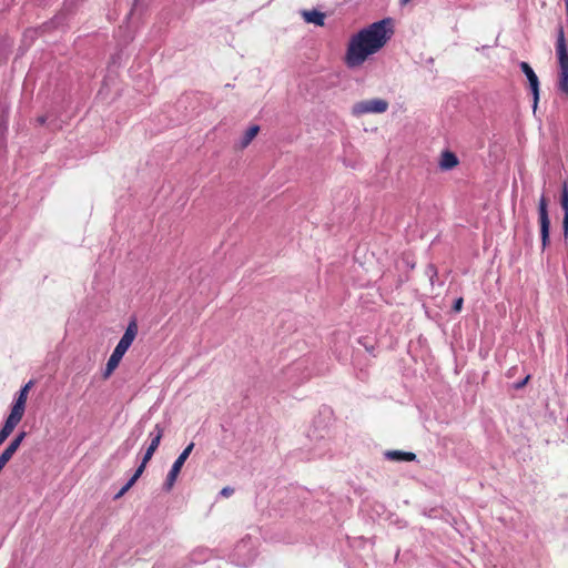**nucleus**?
<instances>
[{
  "instance_id": "39448f33",
  "label": "nucleus",
  "mask_w": 568,
  "mask_h": 568,
  "mask_svg": "<svg viewBox=\"0 0 568 568\" xmlns=\"http://www.w3.org/2000/svg\"><path fill=\"white\" fill-rule=\"evenodd\" d=\"M547 205H548L547 199L545 195H542L539 200V205H538L542 250H545L549 244L550 220H549V215H548Z\"/></svg>"
},
{
  "instance_id": "9b49d317",
  "label": "nucleus",
  "mask_w": 568,
  "mask_h": 568,
  "mask_svg": "<svg viewBox=\"0 0 568 568\" xmlns=\"http://www.w3.org/2000/svg\"><path fill=\"white\" fill-rule=\"evenodd\" d=\"M20 422L21 420L17 419L10 415L7 417L3 427L0 429V446L12 434V432L14 430V428L17 427V425Z\"/></svg>"
},
{
  "instance_id": "20e7f679",
  "label": "nucleus",
  "mask_w": 568,
  "mask_h": 568,
  "mask_svg": "<svg viewBox=\"0 0 568 568\" xmlns=\"http://www.w3.org/2000/svg\"><path fill=\"white\" fill-rule=\"evenodd\" d=\"M194 448V443H190L184 449L183 452L180 454V456L175 459V462L173 463L168 476H166V479L163 484V488L166 490V491H170L175 481H176V478L185 463V460L187 459V457L190 456V454L192 453Z\"/></svg>"
},
{
  "instance_id": "7ed1b4c3",
  "label": "nucleus",
  "mask_w": 568,
  "mask_h": 568,
  "mask_svg": "<svg viewBox=\"0 0 568 568\" xmlns=\"http://www.w3.org/2000/svg\"><path fill=\"white\" fill-rule=\"evenodd\" d=\"M388 109V102L384 99H371L356 102L352 106L354 116H362L367 113H384Z\"/></svg>"
},
{
  "instance_id": "aec40b11",
  "label": "nucleus",
  "mask_w": 568,
  "mask_h": 568,
  "mask_svg": "<svg viewBox=\"0 0 568 568\" xmlns=\"http://www.w3.org/2000/svg\"><path fill=\"white\" fill-rule=\"evenodd\" d=\"M560 205L565 212V214L568 213V189L566 183L564 184L561 197H560Z\"/></svg>"
},
{
  "instance_id": "9d476101",
  "label": "nucleus",
  "mask_w": 568,
  "mask_h": 568,
  "mask_svg": "<svg viewBox=\"0 0 568 568\" xmlns=\"http://www.w3.org/2000/svg\"><path fill=\"white\" fill-rule=\"evenodd\" d=\"M136 334H138V324H136L135 320H132L129 323L123 336L121 337V339L119 341L118 344L129 348L132 345L133 341L135 339Z\"/></svg>"
},
{
  "instance_id": "f3484780",
  "label": "nucleus",
  "mask_w": 568,
  "mask_h": 568,
  "mask_svg": "<svg viewBox=\"0 0 568 568\" xmlns=\"http://www.w3.org/2000/svg\"><path fill=\"white\" fill-rule=\"evenodd\" d=\"M155 450H156V448H154V446L149 445V447L146 448V450L144 453V456L142 458L140 466L135 469V471L138 473L136 476H141L143 474L148 463L153 457V454L155 453Z\"/></svg>"
},
{
  "instance_id": "1a4fd4ad",
  "label": "nucleus",
  "mask_w": 568,
  "mask_h": 568,
  "mask_svg": "<svg viewBox=\"0 0 568 568\" xmlns=\"http://www.w3.org/2000/svg\"><path fill=\"white\" fill-rule=\"evenodd\" d=\"M520 69L526 74V77H527V79L529 81V85H530V89H531L532 94H534V106L536 108L538 99H539V81H538V78H537L536 73L534 72V70L531 69V67L527 62H521L520 63Z\"/></svg>"
},
{
  "instance_id": "0eeeda50",
  "label": "nucleus",
  "mask_w": 568,
  "mask_h": 568,
  "mask_svg": "<svg viewBox=\"0 0 568 568\" xmlns=\"http://www.w3.org/2000/svg\"><path fill=\"white\" fill-rule=\"evenodd\" d=\"M27 433L20 432L14 439L9 444V446L1 453L0 455V471L4 468L7 463L12 458L14 453L20 447L21 443L26 438Z\"/></svg>"
},
{
  "instance_id": "393cba45",
  "label": "nucleus",
  "mask_w": 568,
  "mask_h": 568,
  "mask_svg": "<svg viewBox=\"0 0 568 568\" xmlns=\"http://www.w3.org/2000/svg\"><path fill=\"white\" fill-rule=\"evenodd\" d=\"M358 343L363 344V346L365 347L366 351H368V352H373L374 351V346L373 345L364 344L362 342V339H359Z\"/></svg>"
},
{
  "instance_id": "f8f14e48",
  "label": "nucleus",
  "mask_w": 568,
  "mask_h": 568,
  "mask_svg": "<svg viewBox=\"0 0 568 568\" xmlns=\"http://www.w3.org/2000/svg\"><path fill=\"white\" fill-rule=\"evenodd\" d=\"M459 163L458 158L450 151H444L440 156L439 166L442 170H452Z\"/></svg>"
},
{
  "instance_id": "4468645a",
  "label": "nucleus",
  "mask_w": 568,
  "mask_h": 568,
  "mask_svg": "<svg viewBox=\"0 0 568 568\" xmlns=\"http://www.w3.org/2000/svg\"><path fill=\"white\" fill-rule=\"evenodd\" d=\"M304 20L307 23H314L318 27H323L325 23V14L317 10H305L302 12Z\"/></svg>"
},
{
  "instance_id": "a878e982",
  "label": "nucleus",
  "mask_w": 568,
  "mask_h": 568,
  "mask_svg": "<svg viewBox=\"0 0 568 568\" xmlns=\"http://www.w3.org/2000/svg\"><path fill=\"white\" fill-rule=\"evenodd\" d=\"M40 123H44V119L43 118H39L38 119Z\"/></svg>"
},
{
  "instance_id": "b1692460",
  "label": "nucleus",
  "mask_w": 568,
  "mask_h": 568,
  "mask_svg": "<svg viewBox=\"0 0 568 568\" xmlns=\"http://www.w3.org/2000/svg\"><path fill=\"white\" fill-rule=\"evenodd\" d=\"M529 378H530V376H529V375H527V376L525 377V379H523V381H520L519 383H517V384L515 385L516 389H520V388H523V387L528 383Z\"/></svg>"
},
{
  "instance_id": "412c9836",
  "label": "nucleus",
  "mask_w": 568,
  "mask_h": 568,
  "mask_svg": "<svg viewBox=\"0 0 568 568\" xmlns=\"http://www.w3.org/2000/svg\"><path fill=\"white\" fill-rule=\"evenodd\" d=\"M463 303H464L463 297L457 298L453 305V311L456 313L460 312L463 308Z\"/></svg>"
},
{
  "instance_id": "423d86ee",
  "label": "nucleus",
  "mask_w": 568,
  "mask_h": 568,
  "mask_svg": "<svg viewBox=\"0 0 568 568\" xmlns=\"http://www.w3.org/2000/svg\"><path fill=\"white\" fill-rule=\"evenodd\" d=\"M33 386V381H29L18 393L14 403L11 407L10 416L21 420L24 412H26V404L28 399L29 390Z\"/></svg>"
},
{
  "instance_id": "2eb2a0df",
  "label": "nucleus",
  "mask_w": 568,
  "mask_h": 568,
  "mask_svg": "<svg viewBox=\"0 0 568 568\" xmlns=\"http://www.w3.org/2000/svg\"><path fill=\"white\" fill-rule=\"evenodd\" d=\"M260 132L258 125H251L243 134L239 142V149L243 150L250 145V143L255 139V136Z\"/></svg>"
},
{
  "instance_id": "4be33fe9",
  "label": "nucleus",
  "mask_w": 568,
  "mask_h": 568,
  "mask_svg": "<svg viewBox=\"0 0 568 568\" xmlns=\"http://www.w3.org/2000/svg\"><path fill=\"white\" fill-rule=\"evenodd\" d=\"M220 494H221V496L229 498L234 494V489L232 487L227 486V487L222 488Z\"/></svg>"
},
{
  "instance_id": "f03ea898",
  "label": "nucleus",
  "mask_w": 568,
  "mask_h": 568,
  "mask_svg": "<svg viewBox=\"0 0 568 568\" xmlns=\"http://www.w3.org/2000/svg\"><path fill=\"white\" fill-rule=\"evenodd\" d=\"M556 50L560 67L558 88L568 94V52L562 31L558 37Z\"/></svg>"
},
{
  "instance_id": "6ab92c4d",
  "label": "nucleus",
  "mask_w": 568,
  "mask_h": 568,
  "mask_svg": "<svg viewBox=\"0 0 568 568\" xmlns=\"http://www.w3.org/2000/svg\"><path fill=\"white\" fill-rule=\"evenodd\" d=\"M136 475H138V473L134 471L133 476L129 479V481L115 495V499L122 497L135 484V481L141 477V476H136Z\"/></svg>"
},
{
  "instance_id": "ddd939ff",
  "label": "nucleus",
  "mask_w": 568,
  "mask_h": 568,
  "mask_svg": "<svg viewBox=\"0 0 568 568\" xmlns=\"http://www.w3.org/2000/svg\"><path fill=\"white\" fill-rule=\"evenodd\" d=\"M385 456L387 459L394 462H413L416 459V455L414 453L402 450H387Z\"/></svg>"
},
{
  "instance_id": "dca6fc26",
  "label": "nucleus",
  "mask_w": 568,
  "mask_h": 568,
  "mask_svg": "<svg viewBox=\"0 0 568 568\" xmlns=\"http://www.w3.org/2000/svg\"><path fill=\"white\" fill-rule=\"evenodd\" d=\"M155 450H156V448H154V446L149 445V447L146 448V450L144 453V456L142 458L140 466L135 469V471L138 473L136 476H141L143 474L148 463L153 457V454L155 453Z\"/></svg>"
},
{
  "instance_id": "a211bd4d",
  "label": "nucleus",
  "mask_w": 568,
  "mask_h": 568,
  "mask_svg": "<svg viewBox=\"0 0 568 568\" xmlns=\"http://www.w3.org/2000/svg\"><path fill=\"white\" fill-rule=\"evenodd\" d=\"M163 434H164V428L160 424H156L154 427V432L150 433V438H151L150 445L154 446V448L158 449V447L161 443V439L163 437Z\"/></svg>"
},
{
  "instance_id": "f257e3e1",
  "label": "nucleus",
  "mask_w": 568,
  "mask_h": 568,
  "mask_svg": "<svg viewBox=\"0 0 568 568\" xmlns=\"http://www.w3.org/2000/svg\"><path fill=\"white\" fill-rule=\"evenodd\" d=\"M393 29L389 19L369 24L352 36L346 53L345 64L348 68L361 67L369 55L377 53L390 39Z\"/></svg>"
},
{
  "instance_id": "6e6552de",
  "label": "nucleus",
  "mask_w": 568,
  "mask_h": 568,
  "mask_svg": "<svg viewBox=\"0 0 568 568\" xmlns=\"http://www.w3.org/2000/svg\"><path fill=\"white\" fill-rule=\"evenodd\" d=\"M129 348L118 344L113 351V353L111 354V356L109 357L108 359V363H106V366H105V369H104V373H103V378H109L112 373L115 371V368L119 366L122 357L124 356V354L126 353Z\"/></svg>"
},
{
  "instance_id": "5701e85b",
  "label": "nucleus",
  "mask_w": 568,
  "mask_h": 568,
  "mask_svg": "<svg viewBox=\"0 0 568 568\" xmlns=\"http://www.w3.org/2000/svg\"><path fill=\"white\" fill-rule=\"evenodd\" d=\"M562 227H564V235L566 239H568V213L565 214V216H564Z\"/></svg>"
}]
</instances>
